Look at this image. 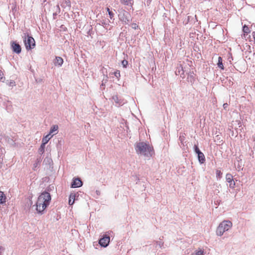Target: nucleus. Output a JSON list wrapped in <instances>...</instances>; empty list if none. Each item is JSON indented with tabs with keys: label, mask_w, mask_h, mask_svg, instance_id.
Returning a JSON list of instances; mask_svg holds the SVG:
<instances>
[{
	"label": "nucleus",
	"mask_w": 255,
	"mask_h": 255,
	"mask_svg": "<svg viewBox=\"0 0 255 255\" xmlns=\"http://www.w3.org/2000/svg\"><path fill=\"white\" fill-rule=\"evenodd\" d=\"M51 200L50 194L47 192L42 193L38 197L36 203V210L42 214L44 210L49 205Z\"/></svg>",
	"instance_id": "1"
},
{
	"label": "nucleus",
	"mask_w": 255,
	"mask_h": 255,
	"mask_svg": "<svg viewBox=\"0 0 255 255\" xmlns=\"http://www.w3.org/2000/svg\"><path fill=\"white\" fill-rule=\"evenodd\" d=\"M135 149L137 154L150 157L153 153V148L144 142H139L135 145Z\"/></svg>",
	"instance_id": "2"
},
{
	"label": "nucleus",
	"mask_w": 255,
	"mask_h": 255,
	"mask_svg": "<svg viewBox=\"0 0 255 255\" xmlns=\"http://www.w3.org/2000/svg\"><path fill=\"white\" fill-rule=\"evenodd\" d=\"M232 223L230 221H223L217 227L216 230L217 235L222 236L225 232L229 231L232 228Z\"/></svg>",
	"instance_id": "3"
},
{
	"label": "nucleus",
	"mask_w": 255,
	"mask_h": 255,
	"mask_svg": "<svg viewBox=\"0 0 255 255\" xmlns=\"http://www.w3.org/2000/svg\"><path fill=\"white\" fill-rule=\"evenodd\" d=\"M22 38L24 40L25 48L27 50H30L34 48L35 42L34 38L32 36L24 33Z\"/></svg>",
	"instance_id": "4"
},
{
	"label": "nucleus",
	"mask_w": 255,
	"mask_h": 255,
	"mask_svg": "<svg viewBox=\"0 0 255 255\" xmlns=\"http://www.w3.org/2000/svg\"><path fill=\"white\" fill-rule=\"evenodd\" d=\"M119 16L120 19L126 24H128L131 20L130 14L125 10L120 12Z\"/></svg>",
	"instance_id": "5"
},
{
	"label": "nucleus",
	"mask_w": 255,
	"mask_h": 255,
	"mask_svg": "<svg viewBox=\"0 0 255 255\" xmlns=\"http://www.w3.org/2000/svg\"><path fill=\"white\" fill-rule=\"evenodd\" d=\"M83 182L79 178H74L71 183V187L72 188H78L81 187Z\"/></svg>",
	"instance_id": "6"
},
{
	"label": "nucleus",
	"mask_w": 255,
	"mask_h": 255,
	"mask_svg": "<svg viewBox=\"0 0 255 255\" xmlns=\"http://www.w3.org/2000/svg\"><path fill=\"white\" fill-rule=\"evenodd\" d=\"M227 182L230 183L229 186L231 188L234 189L235 187V182L233 180V177L230 173H227L226 175Z\"/></svg>",
	"instance_id": "7"
},
{
	"label": "nucleus",
	"mask_w": 255,
	"mask_h": 255,
	"mask_svg": "<svg viewBox=\"0 0 255 255\" xmlns=\"http://www.w3.org/2000/svg\"><path fill=\"white\" fill-rule=\"evenodd\" d=\"M11 46L13 52L19 54L21 52V48L20 45L16 42L13 41L11 43Z\"/></svg>",
	"instance_id": "8"
},
{
	"label": "nucleus",
	"mask_w": 255,
	"mask_h": 255,
	"mask_svg": "<svg viewBox=\"0 0 255 255\" xmlns=\"http://www.w3.org/2000/svg\"><path fill=\"white\" fill-rule=\"evenodd\" d=\"M110 242V237L109 236H105L99 240V244L103 247H106L108 246Z\"/></svg>",
	"instance_id": "9"
},
{
	"label": "nucleus",
	"mask_w": 255,
	"mask_h": 255,
	"mask_svg": "<svg viewBox=\"0 0 255 255\" xmlns=\"http://www.w3.org/2000/svg\"><path fill=\"white\" fill-rule=\"evenodd\" d=\"M63 63V59L59 56H56L54 61L55 66L60 67Z\"/></svg>",
	"instance_id": "10"
},
{
	"label": "nucleus",
	"mask_w": 255,
	"mask_h": 255,
	"mask_svg": "<svg viewBox=\"0 0 255 255\" xmlns=\"http://www.w3.org/2000/svg\"><path fill=\"white\" fill-rule=\"evenodd\" d=\"M112 100L117 104V106L123 105L124 104V101L121 99H119V98L117 95L113 96Z\"/></svg>",
	"instance_id": "11"
},
{
	"label": "nucleus",
	"mask_w": 255,
	"mask_h": 255,
	"mask_svg": "<svg viewBox=\"0 0 255 255\" xmlns=\"http://www.w3.org/2000/svg\"><path fill=\"white\" fill-rule=\"evenodd\" d=\"M54 134H56V133L53 134L52 135H50L49 134H48L44 136L42 138V143L46 144Z\"/></svg>",
	"instance_id": "12"
},
{
	"label": "nucleus",
	"mask_w": 255,
	"mask_h": 255,
	"mask_svg": "<svg viewBox=\"0 0 255 255\" xmlns=\"http://www.w3.org/2000/svg\"><path fill=\"white\" fill-rule=\"evenodd\" d=\"M75 198H76V194L75 193H72L70 194V195L69 196V204L70 205H72L74 203V202L75 200Z\"/></svg>",
	"instance_id": "13"
},
{
	"label": "nucleus",
	"mask_w": 255,
	"mask_h": 255,
	"mask_svg": "<svg viewBox=\"0 0 255 255\" xmlns=\"http://www.w3.org/2000/svg\"><path fill=\"white\" fill-rule=\"evenodd\" d=\"M6 197L4 193L0 191V204H3L6 202Z\"/></svg>",
	"instance_id": "14"
},
{
	"label": "nucleus",
	"mask_w": 255,
	"mask_h": 255,
	"mask_svg": "<svg viewBox=\"0 0 255 255\" xmlns=\"http://www.w3.org/2000/svg\"><path fill=\"white\" fill-rule=\"evenodd\" d=\"M198 158L199 162L201 163H203L205 161V156L202 152L198 154Z\"/></svg>",
	"instance_id": "15"
},
{
	"label": "nucleus",
	"mask_w": 255,
	"mask_h": 255,
	"mask_svg": "<svg viewBox=\"0 0 255 255\" xmlns=\"http://www.w3.org/2000/svg\"><path fill=\"white\" fill-rule=\"evenodd\" d=\"M58 129V126L57 125H54V126H53L51 128L48 134H49L50 135H52L51 134L52 133L54 134L55 133L54 132L55 131H57ZM55 133L56 134L57 132H56Z\"/></svg>",
	"instance_id": "16"
},
{
	"label": "nucleus",
	"mask_w": 255,
	"mask_h": 255,
	"mask_svg": "<svg viewBox=\"0 0 255 255\" xmlns=\"http://www.w3.org/2000/svg\"><path fill=\"white\" fill-rule=\"evenodd\" d=\"M121 3L126 5L131 6L133 3V0H121Z\"/></svg>",
	"instance_id": "17"
},
{
	"label": "nucleus",
	"mask_w": 255,
	"mask_h": 255,
	"mask_svg": "<svg viewBox=\"0 0 255 255\" xmlns=\"http://www.w3.org/2000/svg\"><path fill=\"white\" fill-rule=\"evenodd\" d=\"M187 79L188 81L191 83H193L195 81L194 76L193 72H190L189 73Z\"/></svg>",
	"instance_id": "18"
},
{
	"label": "nucleus",
	"mask_w": 255,
	"mask_h": 255,
	"mask_svg": "<svg viewBox=\"0 0 255 255\" xmlns=\"http://www.w3.org/2000/svg\"><path fill=\"white\" fill-rule=\"evenodd\" d=\"M62 6L64 7H71V1L70 0H64L61 4Z\"/></svg>",
	"instance_id": "19"
},
{
	"label": "nucleus",
	"mask_w": 255,
	"mask_h": 255,
	"mask_svg": "<svg viewBox=\"0 0 255 255\" xmlns=\"http://www.w3.org/2000/svg\"><path fill=\"white\" fill-rule=\"evenodd\" d=\"M217 65L221 69H224V68L223 64V60L221 57H218Z\"/></svg>",
	"instance_id": "20"
},
{
	"label": "nucleus",
	"mask_w": 255,
	"mask_h": 255,
	"mask_svg": "<svg viewBox=\"0 0 255 255\" xmlns=\"http://www.w3.org/2000/svg\"><path fill=\"white\" fill-rule=\"evenodd\" d=\"M42 161V159L41 157L37 158L35 163L33 164V169L35 170V168L37 167V166L40 164Z\"/></svg>",
	"instance_id": "21"
},
{
	"label": "nucleus",
	"mask_w": 255,
	"mask_h": 255,
	"mask_svg": "<svg viewBox=\"0 0 255 255\" xmlns=\"http://www.w3.org/2000/svg\"><path fill=\"white\" fill-rule=\"evenodd\" d=\"M45 145V144L42 143L38 149V152L39 153V154H42L44 152Z\"/></svg>",
	"instance_id": "22"
},
{
	"label": "nucleus",
	"mask_w": 255,
	"mask_h": 255,
	"mask_svg": "<svg viewBox=\"0 0 255 255\" xmlns=\"http://www.w3.org/2000/svg\"><path fill=\"white\" fill-rule=\"evenodd\" d=\"M5 140L10 145H14L15 144L14 141L8 136L6 137Z\"/></svg>",
	"instance_id": "23"
},
{
	"label": "nucleus",
	"mask_w": 255,
	"mask_h": 255,
	"mask_svg": "<svg viewBox=\"0 0 255 255\" xmlns=\"http://www.w3.org/2000/svg\"><path fill=\"white\" fill-rule=\"evenodd\" d=\"M216 177L218 179H221V177H222V172L219 170H216Z\"/></svg>",
	"instance_id": "24"
},
{
	"label": "nucleus",
	"mask_w": 255,
	"mask_h": 255,
	"mask_svg": "<svg viewBox=\"0 0 255 255\" xmlns=\"http://www.w3.org/2000/svg\"><path fill=\"white\" fill-rule=\"evenodd\" d=\"M243 32L245 33H249L250 32V30L249 29V28L246 26V25H245L243 27Z\"/></svg>",
	"instance_id": "25"
},
{
	"label": "nucleus",
	"mask_w": 255,
	"mask_h": 255,
	"mask_svg": "<svg viewBox=\"0 0 255 255\" xmlns=\"http://www.w3.org/2000/svg\"><path fill=\"white\" fill-rule=\"evenodd\" d=\"M107 10L108 12V14L110 16V17L111 19H113L114 16V13L110 10V8L109 7L107 8Z\"/></svg>",
	"instance_id": "26"
},
{
	"label": "nucleus",
	"mask_w": 255,
	"mask_h": 255,
	"mask_svg": "<svg viewBox=\"0 0 255 255\" xmlns=\"http://www.w3.org/2000/svg\"><path fill=\"white\" fill-rule=\"evenodd\" d=\"M113 74L118 79H119L121 76L120 71L119 70L116 71Z\"/></svg>",
	"instance_id": "27"
},
{
	"label": "nucleus",
	"mask_w": 255,
	"mask_h": 255,
	"mask_svg": "<svg viewBox=\"0 0 255 255\" xmlns=\"http://www.w3.org/2000/svg\"><path fill=\"white\" fill-rule=\"evenodd\" d=\"M156 247H158L159 248H161L163 246V242L161 241L156 242Z\"/></svg>",
	"instance_id": "28"
},
{
	"label": "nucleus",
	"mask_w": 255,
	"mask_h": 255,
	"mask_svg": "<svg viewBox=\"0 0 255 255\" xmlns=\"http://www.w3.org/2000/svg\"><path fill=\"white\" fill-rule=\"evenodd\" d=\"M7 84L10 87H13L15 85V82L13 80L8 81Z\"/></svg>",
	"instance_id": "29"
},
{
	"label": "nucleus",
	"mask_w": 255,
	"mask_h": 255,
	"mask_svg": "<svg viewBox=\"0 0 255 255\" xmlns=\"http://www.w3.org/2000/svg\"><path fill=\"white\" fill-rule=\"evenodd\" d=\"M122 64L123 67L126 68L127 65H128V61L127 60H123L122 61Z\"/></svg>",
	"instance_id": "30"
},
{
	"label": "nucleus",
	"mask_w": 255,
	"mask_h": 255,
	"mask_svg": "<svg viewBox=\"0 0 255 255\" xmlns=\"http://www.w3.org/2000/svg\"><path fill=\"white\" fill-rule=\"evenodd\" d=\"M204 251L200 250L196 252L195 254V255H204Z\"/></svg>",
	"instance_id": "31"
},
{
	"label": "nucleus",
	"mask_w": 255,
	"mask_h": 255,
	"mask_svg": "<svg viewBox=\"0 0 255 255\" xmlns=\"http://www.w3.org/2000/svg\"><path fill=\"white\" fill-rule=\"evenodd\" d=\"M194 150H195V152L198 154H199V152H201V151L200 150V149H199V148L198 147V146L197 145H195L194 146Z\"/></svg>",
	"instance_id": "32"
},
{
	"label": "nucleus",
	"mask_w": 255,
	"mask_h": 255,
	"mask_svg": "<svg viewBox=\"0 0 255 255\" xmlns=\"http://www.w3.org/2000/svg\"><path fill=\"white\" fill-rule=\"evenodd\" d=\"M131 27L133 29H136L138 26L136 23H132L131 24Z\"/></svg>",
	"instance_id": "33"
},
{
	"label": "nucleus",
	"mask_w": 255,
	"mask_h": 255,
	"mask_svg": "<svg viewBox=\"0 0 255 255\" xmlns=\"http://www.w3.org/2000/svg\"><path fill=\"white\" fill-rule=\"evenodd\" d=\"M3 72L0 70V80H2V79H3Z\"/></svg>",
	"instance_id": "34"
},
{
	"label": "nucleus",
	"mask_w": 255,
	"mask_h": 255,
	"mask_svg": "<svg viewBox=\"0 0 255 255\" xmlns=\"http://www.w3.org/2000/svg\"><path fill=\"white\" fill-rule=\"evenodd\" d=\"M228 106V105L227 103H225L223 104V107L224 109H226L227 108Z\"/></svg>",
	"instance_id": "35"
},
{
	"label": "nucleus",
	"mask_w": 255,
	"mask_h": 255,
	"mask_svg": "<svg viewBox=\"0 0 255 255\" xmlns=\"http://www.w3.org/2000/svg\"><path fill=\"white\" fill-rule=\"evenodd\" d=\"M96 192L98 195H99L100 194V192L99 190H97Z\"/></svg>",
	"instance_id": "36"
},
{
	"label": "nucleus",
	"mask_w": 255,
	"mask_h": 255,
	"mask_svg": "<svg viewBox=\"0 0 255 255\" xmlns=\"http://www.w3.org/2000/svg\"><path fill=\"white\" fill-rule=\"evenodd\" d=\"M182 137L181 136L179 137V140L181 141V142H182Z\"/></svg>",
	"instance_id": "37"
},
{
	"label": "nucleus",
	"mask_w": 255,
	"mask_h": 255,
	"mask_svg": "<svg viewBox=\"0 0 255 255\" xmlns=\"http://www.w3.org/2000/svg\"><path fill=\"white\" fill-rule=\"evenodd\" d=\"M178 73H179L178 74H180V70H178Z\"/></svg>",
	"instance_id": "38"
},
{
	"label": "nucleus",
	"mask_w": 255,
	"mask_h": 255,
	"mask_svg": "<svg viewBox=\"0 0 255 255\" xmlns=\"http://www.w3.org/2000/svg\"><path fill=\"white\" fill-rule=\"evenodd\" d=\"M149 1H150V0H149Z\"/></svg>",
	"instance_id": "39"
},
{
	"label": "nucleus",
	"mask_w": 255,
	"mask_h": 255,
	"mask_svg": "<svg viewBox=\"0 0 255 255\" xmlns=\"http://www.w3.org/2000/svg\"><path fill=\"white\" fill-rule=\"evenodd\" d=\"M149 1H150V0H149Z\"/></svg>",
	"instance_id": "40"
}]
</instances>
